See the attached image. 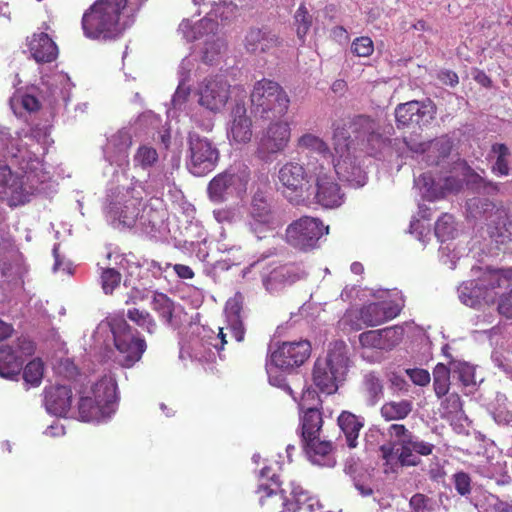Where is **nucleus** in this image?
Wrapping results in <instances>:
<instances>
[{
    "label": "nucleus",
    "instance_id": "nucleus-1",
    "mask_svg": "<svg viewBox=\"0 0 512 512\" xmlns=\"http://www.w3.org/2000/svg\"><path fill=\"white\" fill-rule=\"evenodd\" d=\"M13 157L20 174L13 173L8 165L0 164V194L10 207H17L30 201L45 181V173L35 154L19 150Z\"/></svg>",
    "mask_w": 512,
    "mask_h": 512
},
{
    "label": "nucleus",
    "instance_id": "nucleus-2",
    "mask_svg": "<svg viewBox=\"0 0 512 512\" xmlns=\"http://www.w3.org/2000/svg\"><path fill=\"white\" fill-rule=\"evenodd\" d=\"M389 441L379 447L385 474L398 473L400 468L421 464V456L433 453L435 445L414 435L404 424H391L386 429Z\"/></svg>",
    "mask_w": 512,
    "mask_h": 512
},
{
    "label": "nucleus",
    "instance_id": "nucleus-3",
    "mask_svg": "<svg viewBox=\"0 0 512 512\" xmlns=\"http://www.w3.org/2000/svg\"><path fill=\"white\" fill-rule=\"evenodd\" d=\"M127 0H96L82 15L83 35L94 41H113L122 36L125 25L121 15Z\"/></svg>",
    "mask_w": 512,
    "mask_h": 512
},
{
    "label": "nucleus",
    "instance_id": "nucleus-4",
    "mask_svg": "<svg viewBox=\"0 0 512 512\" xmlns=\"http://www.w3.org/2000/svg\"><path fill=\"white\" fill-rule=\"evenodd\" d=\"M255 494L261 506L278 512H297L300 503L307 499V493L302 486L294 481L285 483L271 467L261 469Z\"/></svg>",
    "mask_w": 512,
    "mask_h": 512
},
{
    "label": "nucleus",
    "instance_id": "nucleus-5",
    "mask_svg": "<svg viewBox=\"0 0 512 512\" xmlns=\"http://www.w3.org/2000/svg\"><path fill=\"white\" fill-rule=\"evenodd\" d=\"M348 352L347 344L337 340L330 343L326 356L315 360L311 379L321 393L332 395L337 392L351 365Z\"/></svg>",
    "mask_w": 512,
    "mask_h": 512
},
{
    "label": "nucleus",
    "instance_id": "nucleus-6",
    "mask_svg": "<svg viewBox=\"0 0 512 512\" xmlns=\"http://www.w3.org/2000/svg\"><path fill=\"white\" fill-rule=\"evenodd\" d=\"M117 384L103 377L80 393L78 412L82 421H100L108 417L116 402Z\"/></svg>",
    "mask_w": 512,
    "mask_h": 512
},
{
    "label": "nucleus",
    "instance_id": "nucleus-7",
    "mask_svg": "<svg viewBox=\"0 0 512 512\" xmlns=\"http://www.w3.org/2000/svg\"><path fill=\"white\" fill-rule=\"evenodd\" d=\"M218 26V22L210 17H204L194 24H191L189 20H184L179 26L180 31L189 42L204 38L202 60L207 64L214 62L226 47L224 39L217 35Z\"/></svg>",
    "mask_w": 512,
    "mask_h": 512
},
{
    "label": "nucleus",
    "instance_id": "nucleus-8",
    "mask_svg": "<svg viewBox=\"0 0 512 512\" xmlns=\"http://www.w3.org/2000/svg\"><path fill=\"white\" fill-rule=\"evenodd\" d=\"M329 233V226L317 217L302 216L291 222L285 231L289 245L303 252L319 247L320 239Z\"/></svg>",
    "mask_w": 512,
    "mask_h": 512
},
{
    "label": "nucleus",
    "instance_id": "nucleus-9",
    "mask_svg": "<svg viewBox=\"0 0 512 512\" xmlns=\"http://www.w3.org/2000/svg\"><path fill=\"white\" fill-rule=\"evenodd\" d=\"M279 189L293 205L306 203L305 195L310 190L311 176L304 164L287 161L278 170Z\"/></svg>",
    "mask_w": 512,
    "mask_h": 512
},
{
    "label": "nucleus",
    "instance_id": "nucleus-10",
    "mask_svg": "<svg viewBox=\"0 0 512 512\" xmlns=\"http://www.w3.org/2000/svg\"><path fill=\"white\" fill-rule=\"evenodd\" d=\"M114 345L119 355L117 361L123 368H131L141 360L147 344L144 338L135 336L132 327L124 319H113L111 323Z\"/></svg>",
    "mask_w": 512,
    "mask_h": 512
},
{
    "label": "nucleus",
    "instance_id": "nucleus-11",
    "mask_svg": "<svg viewBox=\"0 0 512 512\" xmlns=\"http://www.w3.org/2000/svg\"><path fill=\"white\" fill-rule=\"evenodd\" d=\"M186 166L195 176L211 172L219 159V150L207 137L190 132L187 137Z\"/></svg>",
    "mask_w": 512,
    "mask_h": 512
},
{
    "label": "nucleus",
    "instance_id": "nucleus-12",
    "mask_svg": "<svg viewBox=\"0 0 512 512\" xmlns=\"http://www.w3.org/2000/svg\"><path fill=\"white\" fill-rule=\"evenodd\" d=\"M333 148L335 156L333 165L340 179L350 183L363 185L365 176L355 159L351 156L350 134L344 127H336L333 133Z\"/></svg>",
    "mask_w": 512,
    "mask_h": 512
},
{
    "label": "nucleus",
    "instance_id": "nucleus-13",
    "mask_svg": "<svg viewBox=\"0 0 512 512\" xmlns=\"http://www.w3.org/2000/svg\"><path fill=\"white\" fill-rule=\"evenodd\" d=\"M142 196L134 188H126L113 194L106 207V215L118 226L132 228L138 219Z\"/></svg>",
    "mask_w": 512,
    "mask_h": 512
},
{
    "label": "nucleus",
    "instance_id": "nucleus-14",
    "mask_svg": "<svg viewBox=\"0 0 512 512\" xmlns=\"http://www.w3.org/2000/svg\"><path fill=\"white\" fill-rule=\"evenodd\" d=\"M291 140V127L288 121L271 120L257 141L256 156L269 161L275 155L283 153Z\"/></svg>",
    "mask_w": 512,
    "mask_h": 512
},
{
    "label": "nucleus",
    "instance_id": "nucleus-15",
    "mask_svg": "<svg viewBox=\"0 0 512 512\" xmlns=\"http://www.w3.org/2000/svg\"><path fill=\"white\" fill-rule=\"evenodd\" d=\"M343 127L350 134L351 145L354 141L358 142L371 156H376L386 146L379 123L369 116L358 115L349 122L348 127Z\"/></svg>",
    "mask_w": 512,
    "mask_h": 512
},
{
    "label": "nucleus",
    "instance_id": "nucleus-16",
    "mask_svg": "<svg viewBox=\"0 0 512 512\" xmlns=\"http://www.w3.org/2000/svg\"><path fill=\"white\" fill-rule=\"evenodd\" d=\"M436 113L437 107L429 98L423 101L412 100L400 103L395 108L397 127L422 129L435 119Z\"/></svg>",
    "mask_w": 512,
    "mask_h": 512
},
{
    "label": "nucleus",
    "instance_id": "nucleus-17",
    "mask_svg": "<svg viewBox=\"0 0 512 512\" xmlns=\"http://www.w3.org/2000/svg\"><path fill=\"white\" fill-rule=\"evenodd\" d=\"M401 307L393 302H372L362 306L360 309L350 311L346 315L353 330L359 331L363 326H377L397 317Z\"/></svg>",
    "mask_w": 512,
    "mask_h": 512
},
{
    "label": "nucleus",
    "instance_id": "nucleus-18",
    "mask_svg": "<svg viewBox=\"0 0 512 512\" xmlns=\"http://www.w3.org/2000/svg\"><path fill=\"white\" fill-rule=\"evenodd\" d=\"M309 340L284 341L271 354V362L283 371H292L302 366L311 356Z\"/></svg>",
    "mask_w": 512,
    "mask_h": 512
},
{
    "label": "nucleus",
    "instance_id": "nucleus-19",
    "mask_svg": "<svg viewBox=\"0 0 512 512\" xmlns=\"http://www.w3.org/2000/svg\"><path fill=\"white\" fill-rule=\"evenodd\" d=\"M305 198L306 202H313L323 208H336L343 203L344 194L335 178L321 167L315 175L314 188H310Z\"/></svg>",
    "mask_w": 512,
    "mask_h": 512
},
{
    "label": "nucleus",
    "instance_id": "nucleus-20",
    "mask_svg": "<svg viewBox=\"0 0 512 512\" xmlns=\"http://www.w3.org/2000/svg\"><path fill=\"white\" fill-rule=\"evenodd\" d=\"M473 206L484 218L491 237L509 238L512 236V221L508 208L487 198L475 200Z\"/></svg>",
    "mask_w": 512,
    "mask_h": 512
},
{
    "label": "nucleus",
    "instance_id": "nucleus-21",
    "mask_svg": "<svg viewBox=\"0 0 512 512\" xmlns=\"http://www.w3.org/2000/svg\"><path fill=\"white\" fill-rule=\"evenodd\" d=\"M230 98V84L222 76L206 78L199 88V104L212 112L225 107Z\"/></svg>",
    "mask_w": 512,
    "mask_h": 512
},
{
    "label": "nucleus",
    "instance_id": "nucleus-22",
    "mask_svg": "<svg viewBox=\"0 0 512 512\" xmlns=\"http://www.w3.org/2000/svg\"><path fill=\"white\" fill-rule=\"evenodd\" d=\"M403 338V328L390 326L378 330H368L359 335V343L362 348L391 350L397 346Z\"/></svg>",
    "mask_w": 512,
    "mask_h": 512
},
{
    "label": "nucleus",
    "instance_id": "nucleus-23",
    "mask_svg": "<svg viewBox=\"0 0 512 512\" xmlns=\"http://www.w3.org/2000/svg\"><path fill=\"white\" fill-rule=\"evenodd\" d=\"M282 44L283 39L267 28H251L244 38L246 51L254 55L273 53Z\"/></svg>",
    "mask_w": 512,
    "mask_h": 512
},
{
    "label": "nucleus",
    "instance_id": "nucleus-24",
    "mask_svg": "<svg viewBox=\"0 0 512 512\" xmlns=\"http://www.w3.org/2000/svg\"><path fill=\"white\" fill-rule=\"evenodd\" d=\"M228 139L235 145L247 144L253 137V123L244 104L237 103L231 111Z\"/></svg>",
    "mask_w": 512,
    "mask_h": 512
},
{
    "label": "nucleus",
    "instance_id": "nucleus-25",
    "mask_svg": "<svg viewBox=\"0 0 512 512\" xmlns=\"http://www.w3.org/2000/svg\"><path fill=\"white\" fill-rule=\"evenodd\" d=\"M449 367L446 365L439 363L435 366L433 370V387L435 394L438 398L445 396L450 389V371L454 372L459 371L460 379L467 385L470 381V367L466 363H461L456 360H451L449 362Z\"/></svg>",
    "mask_w": 512,
    "mask_h": 512
},
{
    "label": "nucleus",
    "instance_id": "nucleus-26",
    "mask_svg": "<svg viewBox=\"0 0 512 512\" xmlns=\"http://www.w3.org/2000/svg\"><path fill=\"white\" fill-rule=\"evenodd\" d=\"M249 218V226L255 233L272 228L275 215L270 203L262 192H257L253 195Z\"/></svg>",
    "mask_w": 512,
    "mask_h": 512
},
{
    "label": "nucleus",
    "instance_id": "nucleus-27",
    "mask_svg": "<svg viewBox=\"0 0 512 512\" xmlns=\"http://www.w3.org/2000/svg\"><path fill=\"white\" fill-rule=\"evenodd\" d=\"M309 461L320 467L332 468L336 465V447L331 441L319 437L302 442Z\"/></svg>",
    "mask_w": 512,
    "mask_h": 512
},
{
    "label": "nucleus",
    "instance_id": "nucleus-28",
    "mask_svg": "<svg viewBox=\"0 0 512 512\" xmlns=\"http://www.w3.org/2000/svg\"><path fill=\"white\" fill-rule=\"evenodd\" d=\"M46 410L55 416L64 417L72 404V390L66 385H52L44 390Z\"/></svg>",
    "mask_w": 512,
    "mask_h": 512
},
{
    "label": "nucleus",
    "instance_id": "nucleus-29",
    "mask_svg": "<svg viewBox=\"0 0 512 512\" xmlns=\"http://www.w3.org/2000/svg\"><path fill=\"white\" fill-rule=\"evenodd\" d=\"M240 177L228 171L216 175L208 184L207 193L213 203H222L227 200L239 182Z\"/></svg>",
    "mask_w": 512,
    "mask_h": 512
},
{
    "label": "nucleus",
    "instance_id": "nucleus-30",
    "mask_svg": "<svg viewBox=\"0 0 512 512\" xmlns=\"http://www.w3.org/2000/svg\"><path fill=\"white\" fill-rule=\"evenodd\" d=\"M29 50L38 63H50L58 56L56 43L44 32L32 36L29 42Z\"/></svg>",
    "mask_w": 512,
    "mask_h": 512
},
{
    "label": "nucleus",
    "instance_id": "nucleus-31",
    "mask_svg": "<svg viewBox=\"0 0 512 512\" xmlns=\"http://www.w3.org/2000/svg\"><path fill=\"white\" fill-rule=\"evenodd\" d=\"M283 87L275 81L261 79L257 81L250 95L251 105L259 116L264 112L269 102Z\"/></svg>",
    "mask_w": 512,
    "mask_h": 512
},
{
    "label": "nucleus",
    "instance_id": "nucleus-32",
    "mask_svg": "<svg viewBox=\"0 0 512 512\" xmlns=\"http://www.w3.org/2000/svg\"><path fill=\"white\" fill-rule=\"evenodd\" d=\"M25 359L18 355L14 347L5 345L0 347V376L7 379L17 377L24 364Z\"/></svg>",
    "mask_w": 512,
    "mask_h": 512
},
{
    "label": "nucleus",
    "instance_id": "nucleus-33",
    "mask_svg": "<svg viewBox=\"0 0 512 512\" xmlns=\"http://www.w3.org/2000/svg\"><path fill=\"white\" fill-rule=\"evenodd\" d=\"M338 425L344 433L349 448H356L360 430L364 426V419L349 411H343L338 416Z\"/></svg>",
    "mask_w": 512,
    "mask_h": 512
},
{
    "label": "nucleus",
    "instance_id": "nucleus-34",
    "mask_svg": "<svg viewBox=\"0 0 512 512\" xmlns=\"http://www.w3.org/2000/svg\"><path fill=\"white\" fill-rule=\"evenodd\" d=\"M301 278L299 270L291 265H283L273 269L264 279L263 284L268 291L275 290L278 285H290Z\"/></svg>",
    "mask_w": 512,
    "mask_h": 512
},
{
    "label": "nucleus",
    "instance_id": "nucleus-35",
    "mask_svg": "<svg viewBox=\"0 0 512 512\" xmlns=\"http://www.w3.org/2000/svg\"><path fill=\"white\" fill-rule=\"evenodd\" d=\"M323 426L322 413L317 408H308L300 416L302 442L319 437Z\"/></svg>",
    "mask_w": 512,
    "mask_h": 512
},
{
    "label": "nucleus",
    "instance_id": "nucleus-36",
    "mask_svg": "<svg viewBox=\"0 0 512 512\" xmlns=\"http://www.w3.org/2000/svg\"><path fill=\"white\" fill-rule=\"evenodd\" d=\"M413 411V402L409 399L390 400L380 408L381 417L387 421H400L406 419Z\"/></svg>",
    "mask_w": 512,
    "mask_h": 512
},
{
    "label": "nucleus",
    "instance_id": "nucleus-37",
    "mask_svg": "<svg viewBox=\"0 0 512 512\" xmlns=\"http://www.w3.org/2000/svg\"><path fill=\"white\" fill-rule=\"evenodd\" d=\"M290 106V98L286 91L282 88L275 96L267 102L264 112L260 118L264 120H278L284 117Z\"/></svg>",
    "mask_w": 512,
    "mask_h": 512
},
{
    "label": "nucleus",
    "instance_id": "nucleus-38",
    "mask_svg": "<svg viewBox=\"0 0 512 512\" xmlns=\"http://www.w3.org/2000/svg\"><path fill=\"white\" fill-rule=\"evenodd\" d=\"M363 390L371 405H375L384 396V385L380 376L371 371L363 378Z\"/></svg>",
    "mask_w": 512,
    "mask_h": 512
},
{
    "label": "nucleus",
    "instance_id": "nucleus-39",
    "mask_svg": "<svg viewBox=\"0 0 512 512\" xmlns=\"http://www.w3.org/2000/svg\"><path fill=\"white\" fill-rule=\"evenodd\" d=\"M491 153L496 158L491 171L497 176H508L510 174L509 157L511 153L507 145L495 143L491 146Z\"/></svg>",
    "mask_w": 512,
    "mask_h": 512
},
{
    "label": "nucleus",
    "instance_id": "nucleus-40",
    "mask_svg": "<svg viewBox=\"0 0 512 512\" xmlns=\"http://www.w3.org/2000/svg\"><path fill=\"white\" fill-rule=\"evenodd\" d=\"M151 307L164 323L171 324L174 313V302L166 294L155 292Z\"/></svg>",
    "mask_w": 512,
    "mask_h": 512
},
{
    "label": "nucleus",
    "instance_id": "nucleus-41",
    "mask_svg": "<svg viewBox=\"0 0 512 512\" xmlns=\"http://www.w3.org/2000/svg\"><path fill=\"white\" fill-rule=\"evenodd\" d=\"M415 184L429 201L443 198V190L430 173H423L415 179Z\"/></svg>",
    "mask_w": 512,
    "mask_h": 512
},
{
    "label": "nucleus",
    "instance_id": "nucleus-42",
    "mask_svg": "<svg viewBox=\"0 0 512 512\" xmlns=\"http://www.w3.org/2000/svg\"><path fill=\"white\" fill-rule=\"evenodd\" d=\"M313 24V17L304 3L300 4L294 14V26L299 40L305 41V37Z\"/></svg>",
    "mask_w": 512,
    "mask_h": 512
},
{
    "label": "nucleus",
    "instance_id": "nucleus-43",
    "mask_svg": "<svg viewBox=\"0 0 512 512\" xmlns=\"http://www.w3.org/2000/svg\"><path fill=\"white\" fill-rule=\"evenodd\" d=\"M435 235L441 241L445 242L454 238L456 226L454 217L449 213H443L435 223Z\"/></svg>",
    "mask_w": 512,
    "mask_h": 512
},
{
    "label": "nucleus",
    "instance_id": "nucleus-44",
    "mask_svg": "<svg viewBox=\"0 0 512 512\" xmlns=\"http://www.w3.org/2000/svg\"><path fill=\"white\" fill-rule=\"evenodd\" d=\"M297 146L300 149L310 150L324 156L330 154V150L326 142L311 133H305L300 136L297 140Z\"/></svg>",
    "mask_w": 512,
    "mask_h": 512
},
{
    "label": "nucleus",
    "instance_id": "nucleus-45",
    "mask_svg": "<svg viewBox=\"0 0 512 512\" xmlns=\"http://www.w3.org/2000/svg\"><path fill=\"white\" fill-rule=\"evenodd\" d=\"M452 145L449 140H437L432 142L428 148V162L438 165L441 160L447 158L451 153Z\"/></svg>",
    "mask_w": 512,
    "mask_h": 512
},
{
    "label": "nucleus",
    "instance_id": "nucleus-46",
    "mask_svg": "<svg viewBox=\"0 0 512 512\" xmlns=\"http://www.w3.org/2000/svg\"><path fill=\"white\" fill-rule=\"evenodd\" d=\"M127 318L140 328L152 334L156 328V323L150 313L138 308L128 309Z\"/></svg>",
    "mask_w": 512,
    "mask_h": 512
},
{
    "label": "nucleus",
    "instance_id": "nucleus-47",
    "mask_svg": "<svg viewBox=\"0 0 512 512\" xmlns=\"http://www.w3.org/2000/svg\"><path fill=\"white\" fill-rule=\"evenodd\" d=\"M44 364L40 359L30 361L23 370V378L25 382L32 386H38L43 378Z\"/></svg>",
    "mask_w": 512,
    "mask_h": 512
},
{
    "label": "nucleus",
    "instance_id": "nucleus-48",
    "mask_svg": "<svg viewBox=\"0 0 512 512\" xmlns=\"http://www.w3.org/2000/svg\"><path fill=\"white\" fill-rule=\"evenodd\" d=\"M482 282L486 289L494 290L500 287H507L510 283V275L500 270L489 271L484 274Z\"/></svg>",
    "mask_w": 512,
    "mask_h": 512
},
{
    "label": "nucleus",
    "instance_id": "nucleus-49",
    "mask_svg": "<svg viewBox=\"0 0 512 512\" xmlns=\"http://www.w3.org/2000/svg\"><path fill=\"white\" fill-rule=\"evenodd\" d=\"M101 286L105 294H112L115 288L120 285L122 276L114 268H106L101 272Z\"/></svg>",
    "mask_w": 512,
    "mask_h": 512
},
{
    "label": "nucleus",
    "instance_id": "nucleus-50",
    "mask_svg": "<svg viewBox=\"0 0 512 512\" xmlns=\"http://www.w3.org/2000/svg\"><path fill=\"white\" fill-rule=\"evenodd\" d=\"M409 512H433L434 501L423 493H415L409 500Z\"/></svg>",
    "mask_w": 512,
    "mask_h": 512
},
{
    "label": "nucleus",
    "instance_id": "nucleus-51",
    "mask_svg": "<svg viewBox=\"0 0 512 512\" xmlns=\"http://www.w3.org/2000/svg\"><path fill=\"white\" fill-rule=\"evenodd\" d=\"M158 160L156 149L150 146H140L134 156V161L143 168L153 166Z\"/></svg>",
    "mask_w": 512,
    "mask_h": 512
},
{
    "label": "nucleus",
    "instance_id": "nucleus-52",
    "mask_svg": "<svg viewBox=\"0 0 512 512\" xmlns=\"http://www.w3.org/2000/svg\"><path fill=\"white\" fill-rule=\"evenodd\" d=\"M351 51L359 57H369L374 51V43L368 36L357 37L351 44Z\"/></svg>",
    "mask_w": 512,
    "mask_h": 512
},
{
    "label": "nucleus",
    "instance_id": "nucleus-53",
    "mask_svg": "<svg viewBox=\"0 0 512 512\" xmlns=\"http://www.w3.org/2000/svg\"><path fill=\"white\" fill-rule=\"evenodd\" d=\"M454 485L456 491L461 496H466L471 492V478L465 472H458L454 475Z\"/></svg>",
    "mask_w": 512,
    "mask_h": 512
},
{
    "label": "nucleus",
    "instance_id": "nucleus-54",
    "mask_svg": "<svg viewBox=\"0 0 512 512\" xmlns=\"http://www.w3.org/2000/svg\"><path fill=\"white\" fill-rule=\"evenodd\" d=\"M441 190H443V198L449 193H457L463 187V182L460 178L455 176H448L443 179V183L440 184Z\"/></svg>",
    "mask_w": 512,
    "mask_h": 512
},
{
    "label": "nucleus",
    "instance_id": "nucleus-55",
    "mask_svg": "<svg viewBox=\"0 0 512 512\" xmlns=\"http://www.w3.org/2000/svg\"><path fill=\"white\" fill-rule=\"evenodd\" d=\"M406 374L409 376L411 381L416 385L426 386L430 382V374L425 369H406Z\"/></svg>",
    "mask_w": 512,
    "mask_h": 512
},
{
    "label": "nucleus",
    "instance_id": "nucleus-56",
    "mask_svg": "<svg viewBox=\"0 0 512 512\" xmlns=\"http://www.w3.org/2000/svg\"><path fill=\"white\" fill-rule=\"evenodd\" d=\"M226 329L229 331L232 337L236 339V341H243L245 336V328L239 315H236L235 317H233V319H231Z\"/></svg>",
    "mask_w": 512,
    "mask_h": 512
},
{
    "label": "nucleus",
    "instance_id": "nucleus-57",
    "mask_svg": "<svg viewBox=\"0 0 512 512\" xmlns=\"http://www.w3.org/2000/svg\"><path fill=\"white\" fill-rule=\"evenodd\" d=\"M235 209L232 207H222L213 211V216L218 223H232L235 218Z\"/></svg>",
    "mask_w": 512,
    "mask_h": 512
},
{
    "label": "nucleus",
    "instance_id": "nucleus-58",
    "mask_svg": "<svg viewBox=\"0 0 512 512\" xmlns=\"http://www.w3.org/2000/svg\"><path fill=\"white\" fill-rule=\"evenodd\" d=\"M498 311L507 318H512V290L501 296L498 303Z\"/></svg>",
    "mask_w": 512,
    "mask_h": 512
},
{
    "label": "nucleus",
    "instance_id": "nucleus-59",
    "mask_svg": "<svg viewBox=\"0 0 512 512\" xmlns=\"http://www.w3.org/2000/svg\"><path fill=\"white\" fill-rule=\"evenodd\" d=\"M34 344L32 341L26 338H18L17 344L14 350L18 353V355H22L24 359L25 356L32 355L34 353Z\"/></svg>",
    "mask_w": 512,
    "mask_h": 512
},
{
    "label": "nucleus",
    "instance_id": "nucleus-60",
    "mask_svg": "<svg viewBox=\"0 0 512 512\" xmlns=\"http://www.w3.org/2000/svg\"><path fill=\"white\" fill-rule=\"evenodd\" d=\"M21 106L28 112H35L40 108L39 100L30 94H23L20 96Z\"/></svg>",
    "mask_w": 512,
    "mask_h": 512
},
{
    "label": "nucleus",
    "instance_id": "nucleus-61",
    "mask_svg": "<svg viewBox=\"0 0 512 512\" xmlns=\"http://www.w3.org/2000/svg\"><path fill=\"white\" fill-rule=\"evenodd\" d=\"M473 79L481 86L485 88L492 87V79L483 70L474 68L472 72Z\"/></svg>",
    "mask_w": 512,
    "mask_h": 512
},
{
    "label": "nucleus",
    "instance_id": "nucleus-62",
    "mask_svg": "<svg viewBox=\"0 0 512 512\" xmlns=\"http://www.w3.org/2000/svg\"><path fill=\"white\" fill-rule=\"evenodd\" d=\"M438 78L446 85L451 87L456 86L459 83L458 75L451 70L441 71L438 75Z\"/></svg>",
    "mask_w": 512,
    "mask_h": 512
},
{
    "label": "nucleus",
    "instance_id": "nucleus-63",
    "mask_svg": "<svg viewBox=\"0 0 512 512\" xmlns=\"http://www.w3.org/2000/svg\"><path fill=\"white\" fill-rule=\"evenodd\" d=\"M173 269L177 276L181 279H192L195 275L193 270L184 264H175Z\"/></svg>",
    "mask_w": 512,
    "mask_h": 512
},
{
    "label": "nucleus",
    "instance_id": "nucleus-64",
    "mask_svg": "<svg viewBox=\"0 0 512 512\" xmlns=\"http://www.w3.org/2000/svg\"><path fill=\"white\" fill-rule=\"evenodd\" d=\"M389 381L391 382V385L393 387L397 388L400 391L408 390L407 389L408 384H407L406 380L402 376H400L396 373H393L391 375V377L389 378Z\"/></svg>",
    "mask_w": 512,
    "mask_h": 512
}]
</instances>
